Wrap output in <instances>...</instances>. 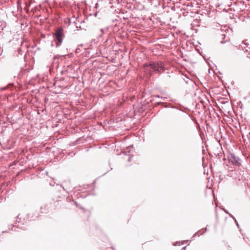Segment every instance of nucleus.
Masks as SVG:
<instances>
[{"label": "nucleus", "mask_w": 250, "mask_h": 250, "mask_svg": "<svg viewBox=\"0 0 250 250\" xmlns=\"http://www.w3.org/2000/svg\"><path fill=\"white\" fill-rule=\"evenodd\" d=\"M144 67L145 71L149 73L150 76L152 75V73L150 72V69H152L154 71L159 73L165 69L164 64L162 62H152L149 64H145Z\"/></svg>", "instance_id": "obj_1"}, {"label": "nucleus", "mask_w": 250, "mask_h": 250, "mask_svg": "<svg viewBox=\"0 0 250 250\" xmlns=\"http://www.w3.org/2000/svg\"><path fill=\"white\" fill-rule=\"evenodd\" d=\"M55 37L57 39L58 41V43H57L58 45L59 44H61L63 38V33L62 30V29L57 30L55 33Z\"/></svg>", "instance_id": "obj_2"}]
</instances>
